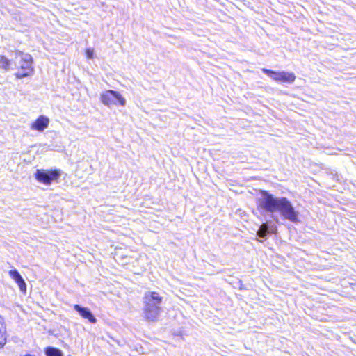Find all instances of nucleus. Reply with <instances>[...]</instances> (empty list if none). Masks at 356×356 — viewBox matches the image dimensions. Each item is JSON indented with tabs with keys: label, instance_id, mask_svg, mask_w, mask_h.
Segmentation results:
<instances>
[{
	"label": "nucleus",
	"instance_id": "nucleus-1",
	"mask_svg": "<svg viewBox=\"0 0 356 356\" xmlns=\"http://www.w3.org/2000/svg\"><path fill=\"white\" fill-rule=\"evenodd\" d=\"M257 209L261 215L270 214L273 219L279 222V213L284 220L291 222H300L299 212L286 197H276L267 191L262 190L257 201Z\"/></svg>",
	"mask_w": 356,
	"mask_h": 356
},
{
	"label": "nucleus",
	"instance_id": "nucleus-2",
	"mask_svg": "<svg viewBox=\"0 0 356 356\" xmlns=\"http://www.w3.org/2000/svg\"><path fill=\"white\" fill-rule=\"evenodd\" d=\"M163 297L157 292H146L143 297L144 317L149 321H156L162 312Z\"/></svg>",
	"mask_w": 356,
	"mask_h": 356
},
{
	"label": "nucleus",
	"instance_id": "nucleus-3",
	"mask_svg": "<svg viewBox=\"0 0 356 356\" xmlns=\"http://www.w3.org/2000/svg\"><path fill=\"white\" fill-rule=\"evenodd\" d=\"M15 56L20 59L18 71L15 74L16 78L22 79L32 75L34 72L32 56L17 50L15 52Z\"/></svg>",
	"mask_w": 356,
	"mask_h": 356
},
{
	"label": "nucleus",
	"instance_id": "nucleus-4",
	"mask_svg": "<svg viewBox=\"0 0 356 356\" xmlns=\"http://www.w3.org/2000/svg\"><path fill=\"white\" fill-rule=\"evenodd\" d=\"M61 175V171L58 169H37L34 176L35 179L44 185L49 186L56 181Z\"/></svg>",
	"mask_w": 356,
	"mask_h": 356
},
{
	"label": "nucleus",
	"instance_id": "nucleus-5",
	"mask_svg": "<svg viewBox=\"0 0 356 356\" xmlns=\"http://www.w3.org/2000/svg\"><path fill=\"white\" fill-rule=\"evenodd\" d=\"M100 99L102 104L110 107L112 105L125 106V99L117 91L113 90H106L100 96Z\"/></svg>",
	"mask_w": 356,
	"mask_h": 356
},
{
	"label": "nucleus",
	"instance_id": "nucleus-6",
	"mask_svg": "<svg viewBox=\"0 0 356 356\" xmlns=\"http://www.w3.org/2000/svg\"><path fill=\"white\" fill-rule=\"evenodd\" d=\"M261 70L265 74L276 82L292 83L294 82L296 77L295 74L291 72H277L266 68H263Z\"/></svg>",
	"mask_w": 356,
	"mask_h": 356
},
{
	"label": "nucleus",
	"instance_id": "nucleus-7",
	"mask_svg": "<svg viewBox=\"0 0 356 356\" xmlns=\"http://www.w3.org/2000/svg\"><path fill=\"white\" fill-rule=\"evenodd\" d=\"M277 227L271 221L262 223L258 231L257 236L259 238V241H262L267 238L268 235L276 234Z\"/></svg>",
	"mask_w": 356,
	"mask_h": 356
},
{
	"label": "nucleus",
	"instance_id": "nucleus-8",
	"mask_svg": "<svg viewBox=\"0 0 356 356\" xmlns=\"http://www.w3.org/2000/svg\"><path fill=\"white\" fill-rule=\"evenodd\" d=\"M73 308L83 318L87 319L90 323H97V318L88 307L76 304L73 306Z\"/></svg>",
	"mask_w": 356,
	"mask_h": 356
},
{
	"label": "nucleus",
	"instance_id": "nucleus-9",
	"mask_svg": "<svg viewBox=\"0 0 356 356\" xmlns=\"http://www.w3.org/2000/svg\"><path fill=\"white\" fill-rule=\"evenodd\" d=\"M8 274H9L10 277L13 280H15L16 284L18 285L20 291L24 294H26V284L24 280L23 279V277H22V275H20V273L16 269H14V270H10L8 272Z\"/></svg>",
	"mask_w": 356,
	"mask_h": 356
},
{
	"label": "nucleus",
	"instance_id": "nucleus-10",
	"mask_svg": "<svg viewBox=\"0 0 356 356\" xmlns=\"http://www.w3.org/2000/svg\"><path fill=\"white\" fill-rule=\"evenodd\" d=\"M49 120L44 115L39 116L31 124V129L42 132L49 125Z\"/></svg>",
	"mask_w": 356,
	"mask_h": 356
},
{
	"label": "nucleus",
	"instance_id": "nucleus-11",
	"mask_svg": "<svg viewBox=\"0 0 356 356\" xmlns=\"http://www.w3.org/2000/svg\"><path fill=\"white\" fill-rule=\"evenodd\" d=\"M6 343V327L4 318L0 315V348Z\"/></svg>",
	"mask_w": 356,
	"mask_h": 356
},
{
	"label": "nucleus",
	"instance_id": "nucleus-12",
	"mask_svg": "<svg viewBox=\"0 0 356 356\" xmlns=\"http://www.w3.org/2000/svg\"><path fill=\"white\" fill-rule=\"evenodd\" d=\"M0 69L6 72L11 70V60L3 55H0Z\"/></svg>",
	"mask_w": 356,
	"mask_h": 356
},
{
	"label": "nucleus",
	"instance_id": "nucleus-13",
	"mask_svg": "<svg viewBox=\"0 0 356 356\" xmlns=\"http://www.w3.org/2000/svg\"><path fill=\"white\" fill-rule=\"evenodd\" d=\"M44 353L46 356H63V353L61 350L52 346L47 347Z\"/></svg>",
	"mask_w": 356,
	"mask_h": 356
},
{
	"label": "nucleus",
	"instance_id": "nucleus-14",
	"mask_svg": "<svg viewBox=\"0 0 356 356\" xmlns=\"http://www.w3.org/2000/svg\"><path fill=\"white\" fill-rule=\"evenodd\" d=\"M94 50L91 48H88L86 50V55L88 58L91 59L93 58Z\"/></svg>",
	"mask_w": 356,
	"mask_h": 356
},
{
	"label": "nucleus",
	"instance_id": "nucleus-15",
	"mask_svg": "<svg viewBox=\"0 0 356 356\" xmlns=\"http://www.w3.org/2000/svg\"><path fill=\"white\" fill-rule=\"evenodd\" d=\"M24 356H33V355H30V354H26V355H25Z\"/></svg>",
	"mask_w": 356,
	"mask_h": 356
}]
</instances>
